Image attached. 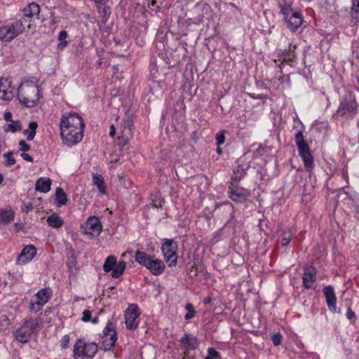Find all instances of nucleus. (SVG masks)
Returning a JSON list of instances; mask_svg holds the SVG:
<instances>
[{"instance_id":"f257e3e1","label":"nucleus","mask_w":359,"mask_h":359,"mask_svg":"<svg viewBox=\"0 0 359 359\" xmlns=\"http://www.w3.org/2000/svg\"><path fill=\"white\" fill-rule=\"evenodd\" d=\"M60 128L62 143L69 147L77 144L83 137L84 123L76 113L63 115Z\"/></svg>"},{"instance_id":"f03ea898","label":"nucleus","mask_w":359,"mask_h":359,"mask_svg":"<svg viewBox=\"0 0 359 359\" xmlns=\"http://www.w3.org/2000/svg\"><path fill=\"white\" fill-rule=\"evenodd\" d=\"M17 99L27 107H34L39 102L38 81L35 78L23 79L17 88Z\"/></svg>"},{"instance_id":"7ed1b4c3","label":"nucleus","mask_w":359,"mask_h":359,"mask_svg":"<svg viewBox=\"0 0 359 359\" xmlns=\"http://www.w3.org/2000/svg\"><path fill=\"white\" fill-rule=\"evenodd\" d=\"M359 104V87L351 86L341 99L339 106L334 114V117L348 118L354 116L358 112Z\"/></svg>"},{"instance_id":"20e7f679","label":"nucleus","mask_w":359,"mask_h":359,"mask_svg":"<svg viewBox=\"0 0 359 359\" xmlns=\"http://www.w3.org/2000/svg\"><path fill=\"white\" fill-rule=\"evenodd\" d=\"M135 259L138 264L146 267L154 276L161 275L165 270V266L162 260L155 259L154 256L147 255L144 252L137 251Z\"/></svg>"},{"instance_id":"39448f33","label":"nucleus","mask_w":359,"mask_h":359,"mask_svg":"<svg viewBox=\"0 0 359 359\" xmlns=\"http://www.w3.org/2000/svg\"><path fill=\"white\" fill-rule=\"evenodd\" d=\"M39 327L36 318H29L14 332L15 338L21 343H27Z\"/></svg>"},{"instance_id":"423d86ee","label":"nucleus","mask_w":359,"mask_h":359,"mask_svg":"<svg viewBox=\"0 0 359 359\" xmlns=\"http://www.w3.org/2000/svg\"><path fill=\"white\" fill-rule=\"evenodd\" d=\"M295 143L297 144L299 154L302 158L305 167L308 170L313 168V158L310 152L309 146L304 140L302 131L299 130L295 135Z\"/></svg>"},{"instance_id":"0eeeda50","label":"nucleus","mask_w":359,"mask_h":359,"mask_svg":"<svg viewBox=\"0 0 359 359\" xmlns=\"http://www.w3.org/2000/svg\"><path fill=\"white\" fill-rule=\"evenodd\" d=\"M52 296V290L50 287L39 290L31 299L29 310L32 313H37L49 301Z\"/></svg>"},{"instance_id":"6e6552de","label":"nucleus","mask_w":359,"mask_h":359,"mask_svg":"<svg viewBox=\"0 0 359 359\" xmlns=\"http://www.w3.org/2000/svg\"><path fill=\"white\" fill-rule=\"evenodd\" d=\"M23 32L24 27L22 22H15L6 25L0 24V40L10 42Z\"/></svg>"},{"instance_id":"1a4fd4ad","label":"nucleus","mask_w":359,"mask_h":359,"mask_svg":"<svg viewBox=\"0 0 359 359\" xmlns=\"http://www.w3.org/2000/svg\"><path fill=\"white\" fill-rule=\"evenodd\" d=\"M74 357H86L92 358L97 351V346L95 343H87L82 339H79L74 346Z\"/></svg>"},{"instance_id":"9d476101","label":"nucleus","mask_w":359,"mask_h":359,"mask_svg":"<svg viewBox=\"0 0 359 359\" xmlns=\"http://www.w3.org/2000/svg\"><path fill=\"white\" fill-rule=\"evenodd\" d=\"M126 266V262L121 261L117 263L116 258L113 255H110L108 256L104 261L103 270L107 273L111 271V276L114 278H117L123 273Z\"/></svg>"},{"instance_id":"9b49d317","label":"nucleus","mask_w":359,"mask_h":359,"mask_svg":"<svg viewBox=\"0 0 359 359\" xmlns=\"http://www.w3.org/2000/svg\"><path fill=\"white\" fill-rule=\"evenodd\" d=\"M177 243L171 239H165L161 246V251L163 255L164 259L170 267L175 266L177 264Z\"/></svg>"},{"instance_id":"f8f14e48","label":"nucleus","mask_w":359,"mask_h":359,"mask_svg":"<svg viewBox=\"0 0 359 359\" xmlns=\"http://www.w3.org/2000/svg\"><path fill=\"white\" fill-rule=\"evenodd\" d=\"M15 95V88L12 85L10 76H2L0 78V100L10 102Z\"/></svg>"},{"instance_id":"ddd939ff","label":"nucleus","mask_w":359,"mask_h":359,"mask_svg":"<svg viewBox=\"0 0 359 359\" xmlns=\"http://www.w3.org/2000/svg\"><path fill=\"white\" fill-rule=\"evenodd\" d=\"M117 341L115 326L111 322H108L103 330L102 347L104 351L111 350Z\"/></svg>"},{"instance_id":"4468645a","label":"nucleus","mask_w":359,"mask_h":359,"mask_svg":"<svg viewBox=\"0 0 359 359\" xmlns=\"http://www.w3.org/2000/svg\"><path fill=\"white\" fill-rule=\"evenodd\" d=\"M140 311L137 304H130L125 311V323L128 330H133L139 325Z\"/></svg>"},{"instance_id":"2eb2a0df","label":"nucleus","mask_w":359,"mask_h":359,"mask_svg":"<svg viewBox=\"0 0 359 359\" xmlns=\"http://www.w3.org/2000/svg\"><path fill=\"white\" fill-rule=\"evenodd\" d=\"M81 228L83 233L90 237L98 236L102 231V224L98 217L91 216L84 222Z\"/></svg>"},{"instance_id":"dca6fc26","label":"nucleus","mask_w":359,"mask_h":359,"mask_svg":"<svg viewBox=\"0 0 359 359\" xmlns=\"http://www.w3.org/2000/svg\"><path fill=\"white\" fill-rule=\"evenodd\" d=\"M39 13V6L34 2L30 3L23 9V16L16 22H22L24 27V30L25 29V27H28L29 29L31 27L32 19L34 16H37Z\"/></svg>"},{"instance_id":"f3484780","label":"nucleus","mask_w":359,"mask_h":359,"mask_svg":"<svg viewBox=\"0 0 359 359\" xmlns=\"http://www.w3.org/2000/svg\"><path fill=\"white\" fill-rule=\"evenodd\" d=\"M323 294L326 299V303L329 310L332 313L337 312V297L334 290L331 285L324 287Z\"/></svg>"},{"instance_id":"a211bd4d","label":"nucleus","mask_w":359,"mask_h":359,"mask_svg":"<svg viewBox=\"0 0 359 359\" xmlns=\"http://www.w3.org/2000/svg\"><path fill=\"white\" fill-rule=\"evenodd\" d=\"M36 254V249L34 245H29L25 246L19 256L18 257L17 262L20 264H26L35 257Z\"/></svg>"},{"instance_id":"6ab92c4d","label":"nucleus","mask_w":359,"mask_h":359,"mask_svg":"<svg viewBox=\"0 0 359 359\" xmlns=\"http://www.w3.org/2000/svg\"><path fill=\"white\" fill-rule=\"evenodd\" d=\"M316 280V270L313 266L305 268L303 277L302 283L303 287L306 289L311 288L313 284Z\"/></svg>"},{"instance_id":"aec40b11","label":"nucleus","mask_w":359,"mask_h":359,"mask_svg":"<svg viewBox=\"0 0 359 359\" xmlns=\"http://www.w3.org/2000/svg\"><path fill=\"white\" fill-rule=\"evenodd\" d=\"M287 27L292 32L296 31L302 24L303 18L302 15L298 12H294L287 18L285 19Z\"/></svg>"},{"instance_id":"412c9836","label":"nucleus","mask_w":359,"mask_h":359,"mask_svg":"<svg viewBox=\"0 0 359 359\" xmlns=\"http://www.w3.org/2000/svg\"><path fill=\"white\" fill-rule=\"evenodd\" d=\"M181 343L186 350H194L198 346L196 337L190 334H185L181 339Z\"/></svg>"},{"instance_id":"4be33fe9","label":"nucleus","mask_w":359,"mask_h":359,"mask_svg":"<svg viewBox=\"0 0 359 359\" xmlns=\"http://www.w3.org/2000/svg\"><path fill=\"white\" fill-rule=\"evenodd\" d=\"M15 213L11 208H0V225H6L14 220Z\"/></svg>"},{"instance_id":"5701e85b","label":"nucleus","mask_w":359,"mask_h":359,"mask_svg":"<svg viewBox=\"0 0 359 359\" xmlns=\"http://www.w3.org/2000/svg\"><path fill=\"white\" fill-rule=\"evenodd\" d=\"M229 194L230 198L236 202L242 203L245 201L246 200L245 195L244 194L243 191L238 187H230Z\"/></svg>"},{"instance_id":"b1692460","label":"nucleus","mask_w":359,"mask_h":359,"mask_svg":"<svg viewBox=\"0 0 359 359\" xmlns=\"http://www.w3.org/2000/svg\"><path fill=\"white\" fill-rule=\"evenodd\" d=\"M51 180L49 178L41 177L36 182V190L41 193H47L50 189Z\"/></svg>"},{"instance_id":"393cba45","label":"nucleus","mask_w":359,"mask_h":359,"mask_svg":"<svg viewBox=\"0 0 359 359\" xmlns=\"http://www.w3.org/2000/svg\"><path fill=\"white\" fill-rule=\"evenodd\" d=\"M47 224L52 228L58 229L64 224L63 219L56 213H53L46 219Z\"/></svg>"},{"instance_id":"a878e982","label":"nucleus","mask_w":359,"mask_h":359,"mask_svg":"<svg viewBox=\"0 0 359 359\" xmlns=\"http://www.w3.org/2000/svg\"><path fill=\"white\" fill-rule=\"evenodd\" d=\"M295 232L296 231L293 228H287L283 230L280 235L281 245L283 246H287L290 243Z\"/></svg>"},{"instance_id":"bb28decb","label":"nucleus","mask_w":359,"mask_h":359,"mask_svg":"<svg viewBox=\"0 0 359 359\" xmlns=\"http://www.w3.org/2000/svg\"><path fill=\"white\" fill-rule=\"evenodd\" d=\"M55 202L58 207L66 205L67 197L65 192L60 187H57L55 191Z\"/></svg>"},{"instance_id":"cd10ccee","label":"nucleus","mask_w":359,"mask_h":359,"mask_svg":"<svg viewBox=\"0 0 359 359\" xmlns=\"http://www.w3.org/2000/svg\"><path fill=\"white\" fill-rule=\"evenodd\" d=\"M93 181L94 184L97 187V189L101 194H106V188L103 181V178L101 175L97 174H93Z\"/></svg>"},{"instance_id":"c85d7f7f","label":"nucleus","mask_w":359,"mask_h":359,"mask_svg":"<svg viewBox=\"0 0 359 359\" xmlns=\"http://www.w3.org/2000/svg\"><path fill=\"white\" fill-rule=\"evenodd\" d=\"M38 128V124L35 121L30 122L29 128L24 130V134L27 135L28 141L32 140L36 135V130Z\"/></svg>"},{"instance_id":"c756f323","label":"nucleus","mask_w":359,"mask_h":359,"mask_svg":"<svg viewBox=\"0 0 359 359\" xmlns=\"http://www.w3.org/2000/svg\"><path fill=\"white\" fill-rule=\"evenodd\" d=\"M22 128V124L20 121H13L9 123H6L4 126V130L5 132L15 133L20 130Z\"/></svg>"},{"instance_id":"7c9ffc66","label":"nucleus","mask_w":359,"mask_h":359,"mask_svg":"<svg viewBox=\"0 0 359 359\" xmlns=\"http://www.w3.org/2000/svg\"><path fill=\"white\" fill-rule=\"evenodd\" d=\"M68 36L67 32L65 30L60 31L58 34L59 43L57 44L58 50H63L67 46V38Z\"/></svg>"},{"instance_id":"2f4dec72","label":"nucleus","mask_w":359,"mask_h":359,"mask_svg":"<svg viewBox=\"0 0 359 359\" xmlns=\"http://www.w3.org/2000/svg\"><path fill=\"white\" fill-rule=\"evenodd\" d=\"M245 168L241 165H238L236 168V170L234 171L233 180L240 181L245 175Z\"/></svg>"},{"instance_id":"473e14b6","label":"nucleus","mask_w":359,"mask_h":359,"mask_svg":"<svg viewBox=\"0 0 359 359\" xmlns=\"http://www.w3.org/2000/svg\"><path fill=\"white\" fill-rule=\"evenodd\" d=\"M280 12L283 15L285 20L287 19L294 13L290 4L282 5L280 4Z\"/></svg>"},{"instance_id":"72a5a7b5","label":"nucleus","mask_w":359,"mask_h":359,"mask_svg":"<svg viewBox=\"0 0 359 359\" xmlns=\"http://www.w3.org/2000/svg\"><path fill=\"white\" fill-rule=\"evenodd\" d=\"M219 358V353L213 348H208V355L205 359H218Z\"/></svg>"},{"instance_id":"f704fd0d","label":"nucleus","mask_w":359,"mask_h":359,"mask_svg":"<svg viewBox=\"0 0 359 359\" xmlns=\"http://www.w3.org/2000/svg\"><path fill=\"white\" fill-rule=\"evenodd\" d=\"M5 158V165L7 166H11L15 163V160L13 156L12 152H8L4 155Z\"/></svg>"},{"instance_id":"c9c22d12","label":"nucleus","mask_w":359,"mask_h":359,"mask_svg":"<svg viewBox=\"0 0 359 359\" xmlns=\"http://www.w3.org/2000/svg\"><path fill=\"white\" fill-rule=\"evenodd\" d=\"M353 57L359 61V42L353 43L352 46Z\"/></svg>"},{"instance_id":"e433bc0d","label":"nucleus","mask_w":359,"mask_h":359,"mask_svg":"<svg viewBox=\"0 0 359 359\" xmlns=\"http://www.w3.org/2000/svg\"><path fill=\"white\" fill-rule=\"evenodd\" d=\"M148 7L151 9V12L156 13L159 11L160 7L156 5V0H149L148 1Z\"/></svg>"},{"instance_id":"4c0bfd02","label":"nucleus","mask_w":359,"mask_h":359,"mask_svg":"<svg viewBox=\"0 0 359 359\" xmlns=\"http://www.w3.org/2000/svg\"><path fill=\"white\" fill-rule=\"evenodd\" d=\"M91 311L89 310H84L82 313L81 320L84 323H88L91 320Z\"/></svg>"},{"instance_id":"58836bf2","label":"nucleus","mask_w":359,"mask_h":359,"mask_svg":"<svg viewBox=\"0 0 359 359\" xmlns=\"http://www.w3.org/2000/svg\"><path fill=\"white\" fill-rule=\"evenodd\" d=\"M215 138H216V141H217V144L218 146L223 144L225 142V136H224V133H222V132H219V133H217Z\"/></svg>"},{"instance_id":"ea45409f","label":"nucleus","mask_w":359,"mask_h":359,"mask_svg":"<svg viewBox=\"0 0 359 359\" xmlns=\"http://www.w3.org/2000/svg\"><path fill=\"white\" fill-rule=\"evenodd\" d=\"M273 344L275 346H278L281 344L282 341V335L280 333L275 334L271 337Z\"/></svg>"},{"instance_id":"a19ab883","label":"nucleus","mask_w":359,"mask_h":359,"mask_svg":"<svg viewBox=\"0 0 359 359\" xmlns=\"http://www.w3.org/2000/svg\"><path fill=\"white\" fill-rule=\"evenodd\" d=\"M19 146L20 149L22 151H28L30 149V146L25 140H21L19 142Z\"/></svg>"},{"instance_id":"79ce46f5","label":"nucleus","mask_w":359,"mask_h":359,"mask_svg":"<svg viewBox=\"0 0 359 359\" xmlns=\"http://www.w3.org/2000/svg\"><path fill=\"white\" fill-rule=\"evenodd\" d=\"M69 342V337L68 335H65L62 337L61 340V346L63 348L67 347Z\"/></svg>"},{"instance_id":"37998d69","label":"nucleus","mask_w":359,"mask_h":359,"mask_svg":"<svg viewBox=\"0 0 359 359\" xmlns=\"http://www.w3.org/2000/svg\"><path fill=\"white\" fill-rule=\"evenodd\" d=\"M346 318L349 320H355V313L352 311V309L351 308H348L347 309V312H346Z\"/></svg>"},{"instance_id":"c03bdc74","label":"nucleus","mask_w":359,"mask_h":359,"mask_svg":"<svg viewBox=\"0 0 359 359\" xmlns=\"http://www.w3.org/2000/svg\"><path fill=\"white\" fill-rule=\"evenodd\" d=\"M102 13L104 14L103 17H104L105 19L107 20V18L109 17V15L111 13V9L109 6H105L102 8Z\"/></svg>"},{"instance_id":"a18cd8bd","label":"nucleus","mask_w":359,"mask_h":359,"mask_svg":"<svg viewBox=\"0 0 359 359\" xmlns=\"http://www.w3.org/2000/svg\"><path fill=\"white\" fill-rule=\"evenodd\" d=\"M21 157L27 162H32L33 158L28 154L22 152L21 154Z\"/></svg>"},{"instance_id":"49530a36","label":"nucleus","mask_w":359,"mask_h":359,"mask_svg":"<svg viewBox=\"0 0 359 359\" xmlns=\"http://www.w3.org/2000/svg\"><path fill=\"white\" fill-rule=\"evenodd\" d=\"M4 119L8 121V122H11L13 121V119H12V117H13V115H12V113L10 112V111H6L4 113Z\"/></svg>"},{"instance_id":"de8ad7c7","label":"nucleus","mask_w":359,"mask_h":359,"mask_svg":"<svg viewBox=\"0 0 359 359\" xmlns=\"http://www.w3.org/2000/svg\"><path fill=\"white\" fill-rule=\"evenodd\" d=\"M195 313H196L195 311H188L187 313L184 316V318L186 320L191 319L195 316Z\"/></svg>"},{"instance_id":"09e8293b","label":"nucleus","mask_w":359,"mask_h":359,"mask_svg":"<svg viewBox=\"0 0 359 359\" xmlns=\"http://www.w3.org/2000/svg\"><path fill=\"white\" fill-rule=\"evenodd\" d=\"M162 203H163V200L161 199V198H158L157 199L154 203L153 204V205L155 207V208H158V207H161L162 206Z\"/></svg>"},{"instance_id":"8fccbe9b","label":"nucleus","mask_w":359,"mask_h":359,"mask_svg":"<svg viewBox=\"0 0 359 359\" xmlns=\"http://www.w3.org/2000/svg\"><path fill=\"white\" fill-rule=\"evenodd\" d=\"M186 309L188 311H195L194 309V306H192L191 304H188L186 305Z\"/></svg>"},{"instance_id":"3c124183","label":"nucleus","mask_w":359,"mask_h":359,"mask_svg":"<svg viewBox=\"0 0 359 359\" xmlns=\"http://www.w3.org/2000/svg\"><path fill=\"white\" fill-rule=\"evenodd\" d=\"M96 4H106L108 2V0H95Z\"/></svg>"},{"instance_id":"603ef678","label":"nucleus","mask_w":359,"mask_h":359,"mask_svg":"<svg viewBox=\"0 0 359 359\" xmlns=\"http://www.w3.org/2000/svg\"><path fill=\"white\" fill-rule=\"evenodd\" d=\"M210 302H211V298H210V297H205V298L203 299V303H204L205 304H209Z\"/></svg>"},{"instance_id":"864d4df0","label":"nucleus","mask_w":359,"mask_h":359,"mask_svg":"<svg viewBox=\"0 0 359 359\" xmlns=\"http://www.w3.org/2000/svg\"><path fill=\"white\" fill-rule=\"evenodd\" d=\"M114 134H115L114 127V126H111V130L109 132V135L113 137L114 135Z\"/></svg>"},{"instance_id":"5fc2aeb1","label":"nucleus","mask_w":359,"mask_h":359,"mask_svg":"<svg viewBox=\"0 0 359 359\" xmlns=\"http://www.w3.org/2000/svg\"><path fill=\"white\" fill-rule=\"evenodd\" d=\"M93 324H96L98 322V317H95L93 318H91V320L90 321Z\"/></svg>"},{"instance_id":"6e6d98bb","label":"nucleus","mask_w":359,"mask_h":359,"mask_svg":"<svg viewBox=\"0 0 359 359\" xmlns=\"http://www.w3.org/2000/svg\"><path fill=\"white\" fill-rule=\"evenodd\" d=\"M354 1V5L358 8L359 10V0H353Z\"/></svg>"},{"instance_id":"4d7b16f0","label":"nucleus","mask_w":359,"mask_h":359,"mask_svg":"<svg viewBox=\"0 0 359 359\" xmlns=\"http://www.w3.org/2000/svg\"><path fill=\"white\" fill-rule=\"evenodd\" d=\"M3 180H4V177L3 176L0 174V184H1V182H3Z\"/></svg>"},{"instance_id":"13d9d810","label":"nucleus","mask_w":359,"mask_h":359,"mask_svg":"<svg viewBox=\"0 0 359 359\" xmlns=\"http://www.w3.org/2000/svg\"><path fill=\"white\" fill-rule=\"evenodd\" d=\"M217 151L219 154H221V153H222V149H221L219 147H218V148L217 149Z\"/></svg>"},{"instance_id":"bf43d9fd","label":"nucleus","mask_w":359,"mask_h":359,"mask_svg":"<svg viewBox=\"0 0 359 359\" xmlns=\"http://www.w3.org/2000/svg\"><path fill=\"white\" fill-rule=\"evenodd\" d=\"M125 256H126V253H123V254L121 255V257H124Z\"/></svg>"},{"instance_id":"052dcab7","label":"nucleus","mask_w":359,"mask_h":359,"mask_svg":"<svg viewBox=\"0 0 359 359\" xmlns=\"http://www.w3.org/2000/svg\"><path fill=\"white\" fill-rule=\"evenodd\" d=\"M315 358H316V359H318V355H314Z\"/></svg>"}]
</instances>
